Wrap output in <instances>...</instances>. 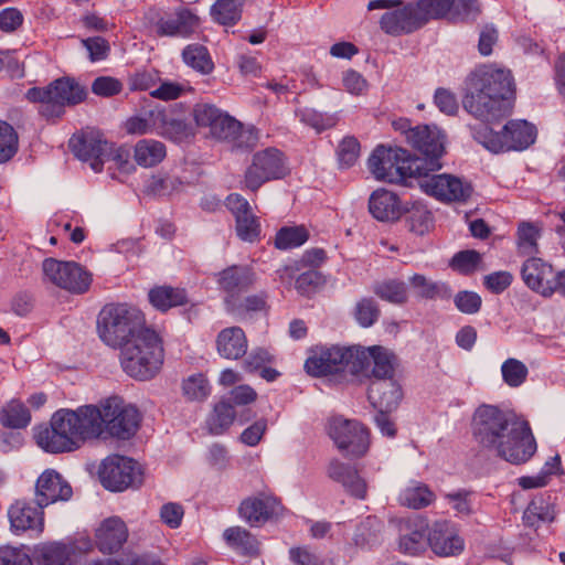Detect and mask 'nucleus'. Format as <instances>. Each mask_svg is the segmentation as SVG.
I'll use <instances>...</instances> for the list:
<instances>
[{
	"label": "nucleus",
	"mask_w": 565,
	"mask_h": 565,
	"mask_svg": "<svg viewBox=\"0 0 565 565\" xmlns=\"http://www.w3.org/2000/svg\"><path fill=\"white\" fill-rule=\"evenodd\" d=\"M211 15L222 25H234L242 15L239 0H216L211 7Z\"/></svg>",
	"instance_id": "obj_50"
},
{
	"label": "nucleus",
	"mask_w": 565,
	"mask_h": 565,
	"mask_svg": "<svg viewBox=\"0 0 565 565\" xmlns=\"http://www.w3.org/2000/svg\"><path fill=\"white\" fill-rule=\"evenodd\" d=\"M84 86L70 77L55 79L44 88L33 87L26 93L29 100L40 103V114L46 118L62 116L65 106H74L86 98Z\"/></svg>",
	"instance_id": "obj_6"
},
{
	"label": "nucleus",
	"mask_w": 565,
	"mask_h": 565,
	"mask_svg": "<svg viewBox=\"0 0 565 565\" xmlns=\"http://www.w3.org/2000/svg\"><path fill=\"white\" fill-rule=\"evenodd\" d=\"M360 156V143L354 137H345L338 147V159L342 168L352 167Z\"/></svg>",
	"instance_id": "obj_63"
},
{
	"label": "nucleus",
	"mask_w": 565,
	"mask_h": 565,
	"mask_svg": "<svg viewBox=\"0 0 565 565\" xmlns=\"http://www.w3.org/2000/svg\"><path fill=\"white\" fill-rule=\"evenodd\" d=\"M354 351L362 360V367L359 370V375H367V371L371 364H373L371 374L375 380L394 377L397 359L388 349L381 345L369 348L355 345Z\"/></svg>",
	"instance_id": "obj_21"
},
{
	"label": "nucleus",
	"mask_w": 565,
	"mask_h": 565,
	"mask_svg": "<svg viewBox=\"0 0 565 565\" xmlns=\"http://www.w3.org/2000/svg\"><path fill=\"white\" fill-rule=\"evenodd\" d=\"M373 292L382 300L402 305L407 301V288L404 281L391 279L377 282L373 287Z\"/></svg>",
	"instance_id": "obj_52"
},
{
	"label": "nucleus",
	"mask_w": 565,
	"mask_h": 565,
	"mask_svg": "<svg viewBox=\"0 0 565 565\" xmlns=\"http://www.w3.org/2000/svg\"><path fill=\"white\" fill-rule=\"evenodd\" d=\"M146 18L153 23L158 36L189 38L200 26V18L186 8L163 14L149 9Z\"/></svg>",
	"instance_id": "obj_14"
},
{
	"label": "nucleus",
	"mask_w": 565,
	"mask_h": 565,
	"mask_svg": "<svg viewBox=\"0 0 565 565\" xmlns=\"http://www.w3.org/2000/svg\"><path fill=\"white\" fill-rule=\"evenodd\" d=\"M536 449L529 422L513 409L497 407V455L519 466L527 462Z\"/></svg>",
	"instance_id": "obj_2"
},
{
	"label": "nucleus",
	"mask_w": 565,
	"mask_h": 565,
	"mask_svg": "<svg viewBox=\"0 0 565 565\" xmlns=\"http://www.w3.org/2000/svg\"><path fill=\"white\" fill-rule=\"evenodd\" d=\"M149 327L145 315L126 303L106 305L97 319V332L100 340L113 349H118L134 335Z\"/></svg>",
	"instance_id": "obj_3"
},
{
	"label": "nucleus",
	"mask_w": 565,
	"mask_h": 565,
	"mask_svg": "<svg viewBox=\"0 0 565 565\" xmlns=\"http://www.w3.org/2000/svg\"><path fill=\"white\" fill-rule=\"evenodd\" d=\"M148 298L150 303L161 311H167L186 302V295L183 289L169 286H158L150 289Z\"/></svg>",
	"instance_id": "obj_42"
},
{
	"label": "nucleus",
	"mask_w": 565,
	"mask_h": 565,
	"mask_svg": "<svg viewBox=\"0 0 565 565\" xmlns=\"http://www.w3.org/2000/svg\"><path fill=\"white\" fill-rule=\"evenodd\" d=\"M235 419V411L232 404L222 399L214 405L209 415L206 425L213 435H221L228 429Z\"/></svg>",
	"instance_id": "obj_45"
},
{
	"label": "nucleus",
	"mask_w": 565,
	"mask_h": 565,
	"mask_svg": "<svg viewBox=\"0 0 565 565\" xmlns=\"http://www.w3.org/2000/svg\"><path fill=\"white\" fill-rule=\"evenodd\" d=\"M68 425L61 412H55L51 418L50 426L39 427L36 429V444L43 450L51 454H61L78 449V441L73 437Z\"/></svg>",
	"instance_id": "obj_17"
},
{
	"label": "nucleus",
	"mask_w": 565,
	"mask_h": 565,
	"mask_svg": "<svg viewBox=\"0 0 565 565\" xmlns=\"http://www.w3.org/2000/svg\"><path fill=\"white\" fill-rule=\"evenodd\" d=\"M354 350L355 345L317 347L310 351L305 369L312 376L337 373H350L352 377L359 376L362 360Z\"/></svg>",
	"instance_id": "obj_7"
},
{
	"label": "nucleus",
	"mask_w": 565,
	"mask_h": 565,
	"mask_svg": "<svg viewBox=\"0 0 565 565\" xmlns=\"http://www.w3.org/2000/svg\"><path fill=\"white\" fill-rule=\"evenodd\" d=\"M153 128L162 137L172 140H182L190 135V130L184 120L174 117L166 110H152L150 113Z\"/></svg>",
	"instance_id": "obj_38"
},
{
	"label": "nucleus",
	"mask_w": 565,
	"mask_h": 565,
	"mask_svg": "<svg viewBox=\"0 0 565 565\" xmlns=\"http://www.w3.org/2000/svg\"><path fill=\"white\" fill-rule=\"evenodd\" d=\"M166 146L158 140L141 139L135 146V160L145 168L157 166L166 158Z\"/></svg>",
	"instance_id": "obj_41"
},
{
	"label": "nucleus",
	"mask_w": 565,
	"mask_h": 565,
	"mask_svg": "<svg viewBox=\"0 0 565 565\" xmlns=\"http://www.w3.org/2000/svg\"><path fill=\"white\" fill-rule=\"evenodd\" d=\"M73 494L72 487L53 469L41 473L35 486V501L39 508L47 507L57 501H67Z\"/></svg>",
	"instance_id": "obj_23"
},
{
	"label": "nucleus",
	"mask_w": 565,
	"mask_h": 565,
	"mask_svg": "<svg viewBox=\"0 0 565 565\" xmlns=\"http://www.w3.org/2000/svg\"><path fill=\"white\" fill-rule=\"evenodd\" d=\"M380 313V308L372 298L359 300L353 311L356 322L363 328L373 326L377 321Z\"/></svg>",
	"instance_id": "obj_59"
},
{
	"label": "nucleus",
	"mask_w": 565,
	"mask_h": 565,
	"mask_svg": "<svg viewBox=\"0 0 565 565\" xmlns=\"http://www.w3.org/2000/svg\"><path fill=\"white\" fill-rule=\"evenodd\" d=\"M536 137L535 125L525 119H511L497 131V152L523 151L535 142Z\"/></svg>",
	"instance_id": "obj_20"
},
{
	"label": "nucleus",
	"mask_w": 565,
	"mask_h": 565,
	"mask_svg": "<svg viewBox=\"0 0 565 565\" xmlns=\"http://www.w3.org/2000/svg\"><path fill=\"white\" fill-rule=\"evenodd\" d=\"M516 100V84L510 70L497 68V119L513 114Z\"/></svg>",
	"instance_id": "obj_35"
},
{
	"label": "nucleus",
	"mask_w": 565,
	"mask_h": 565,
	"mask_svg": "<svg viewBox=\"0 0 565 565\" xmlns=\"http://www.w3.org/2000/svg\"><path fill=\"white\" fill-rule=\"evenodd\" d=\"M247 338L239 327L223 329L216 338V349L221 356L227 360H237L247 351Z\"/></svg>",
	"instance_id": "obj_36"
},
{
	"label": "nucleus",
	"mask_w": 565,
	"mask_h": 565,
	"mask_svg": "<svg viewBox=\"0 0 565 565\" xmlns=\"http://www.w3.org/2000/svg\"><path fill=\"white\" fill-rule=\"evenodd\" d=\"M102 484L111 491H122L129 487H138L142 483V470L140 465L128 457L111 455L105 458L99 467Z\"/></svg>",
	"instance_id": "obj_9"
},
{
	"label": "nucleus",
	"mask_w": 565,
	"mask_h": 565,
	"mask_svg": "<svg viewBox=\"0 0 565 565\" xmlns=\"http://www.w3.org/2000/svg\"><path fill=\"white\" fill-rule=\"evenodd\" d=\"M258 141H259L258 130L253 126L244 127L239 122V129L234 135L233 140H231V142H230V146L233 149L252 150L258 145Z\"/></svg>",
	"instance_id": "obj_62"
},
{
	"label": "nucleus",
	"mask_w": 565,
	"mask_h": 565,
	"mask_svg": "<svg viewBox=\"0 0 565 565\" xmlns=\"http://www.w3.org/2000/svg\"><path fill=\"white\" fill-rule=\"evenodd\" d=\"M367 164L376 180L390 183H405L408 178H422L425 173L422 160L413 159L399 147L377 146Z\"/></svg>",
	"instance_id": "obj_4"
},
{
	"label": "nucleus",
	"mask_w": 565,
	"mask_h": 565,
	"mask_svg": "<svg viewBox=\"0 0 565 565\" xmlns=\"http://www.w3.org/2000/svg\"><path fill=\"white\" fill-rule=\"evenodd\" d=\"M223 539L231 548L241 554L247 556H257L259 554V542L244 527L232 526L226 529L223 533Z\"/></svg>",
	"instance_id": "obj_39"
},
{
	"label": "nucleus",
	"mask_w": 565,
	"mask_h": 565,
	"mask_svg": "<svg viewBox=\"0 0 565 565\" xmlns=\"http://www.w3.org/2000/svg\"><path fill=\"white\" fill-rule=\"evenodd\" d=\"M287 172L284 154L276 148H267L253 156L252 163L245 171L244 183L255 192L264 183L284 178Z\"/></svg>",
	"instance_id": "obj_10"
},
{
	"label": "nucleus",
	"mask_w": 565,
	"mask_h": 565,
	"mask_svg": "<svg viewBox=\"0 0 565 565\" xmlns=\"http://www.w3.org/2000/svg\"><path fill=\"white\" fill-rule=\"evenodd\" d=\"M419 181L425 193L441 202H466L472 194V186L469 182L452 174L423 175Z\"/></svg>",
	"instance_id": "obj_16"
},
{
	"label": "nucleus",
	"mask_w": 565,
	"mask_h": 565,
	"mask_svg": "<svg viewBox=\"0 0 565 565\" xmlns=\"http://www.w3.org/2000/svg\"><path fill=\"white\" fill-rule=\"evenodd\" d=\"M102 407L103 429L110 436L126 440L137 433L141 416L135 406L119 396H110L102 401Z\"/></svg>",
	"instance_id": "obj_8"
},
{
	"label": "nucleus",
	"mask_w": 565,
	"mask_h": 565,
	"mask_svg": "<svg viewBox=\"0 0 565 565\" xmlns=\"http://www.w3.org/2000/svg\"><path fill=\"white\" fill-rule=\"evenodd\" d=\"M409 285L420 298L435 299L450 296V289L447 285L431 281L420 274L413 275L409 278Z\"/></svg>",
	"instance_id": "obj_51"
},
{
	"label": "nucleus",
	"mask_w": 565,
	"mask_h": 565,
	"mask_svg": "<svg viewBox=\"0 0 565 565\" xmlns=\"http://www.w3.org/2000/svg\"><path fill=\"white\" fill-rule=\"evenodd\" d=\"M449 267L465 276L486 269L483 255L475 249H465L456 253L449 260Z\"/></svg>",
	"instance_id": "obj_44"
},
{
	"label": "nucleus",
	"mask_w": 565,
	"mask_h": 565,
	"mask_svg": "<svg viewBox=\"0 0 565 565\" xmlns=\"http://www.w3.org/2000/svg\"><path fill=\"white\" fill-rule=\"evenodd\" d=\"M554 273L551 264L540 257L527 258L521 268V277L524 284L533 291L546 296L550 291V282Z\"/></svg>",
	"instance_id": "obj_30"
},
{
	"label": "nucleus",
	"mask_w": 565,
	"mask_h": 565,
	"mask_svg": "<svg viewBox=\"0 0 565 565\" xmlns=\"http://www.w3.org/2000/svg\"><path fill=\"white\" fill-rule=\"evenodd\" d=\"M420 21L415 3H408L403 9L384 13L380 24L385 33L401 35L403 33H412L422 28Z\"/></svg>",
	"instance_id": "obj_27"
},
{
	"label": "nucleus",
	"mask_w": 565,
	"mask_h": 565,
	"mask_svg": "<svg viewBox=\"0 0 565 565\" xmlns=\"http://www.w3.org/2000/svg\"><path fill=\"white\" fill-rule=\"evenodd\" d=\"M118 350L122 370L136 380L152 379L163 364L162 340L151 327H147L139 334L134 335Z\"/></svg>",
	"instance_id": "obj_1"
},
{
	"label": "nucleus",
	"mask_w": 565,
	"mask_h": 565,
	"mask_svg": "<svg viewBox=\"0 0 565 565\" xmlns=\"http://www.w3.org/2000/svg\"><path fill=\"white\" fill-rule=\"evenodd\" d=\"M425 527L426 524L423 521H419L418 523H415L414 529L408 533L401 535L398 543L399 551L409 555H416L424 551L427 542Z\"/></svg>",
	"instance_id": "obj_53"
},
{
	"label": "nucleus",
	"mask_w": 565,
	"mask_h": 565,
	"mask_svg": "<svg viewBox=\"0 0 565 565\" xmlns=\"http://www.w3.org/2000/svg\"><path fill=\"white\" fill-rule=\"evenodd\" d=\"M463 107L473 115L492 135V120L494 119V66L492 64L479 65L467 79V94Z\"/></svg>",
	"instance_id": "obj_5"
},
{
	"label": "nucleus",
	"mask_w": 565,
	"mask_h": 565,
	"mask_svg": "<svg viewBox=\"0 0 565 565\" xmlns=\"http://www.w3.org/2000/svg\"><path fill=\"white\" fill-rule=\"evenodd\" d=\"M404 221L407 230L416 235H424L433 227V215L420 203H414L411 207L405 209Z\"/></svg>",
	"instance_id": "obj_43"
},
{
	"label": "nucleus",
	"mask_w": 565,
	"mask_h": 565,
	"mask_svg": "<svg viewBox=\"0 0 565 565\" xmlns=\"http://www.w3.org/2000/svg\"><path fill=\"white\" fill-rule=\"evenodd\" d=\"M42 268L49 281L74 294L87 291L92 282L90 274L75 262L46 258L43 262Z\"/></svg>",
	"instance_id": "obj_13"
},
{
	"label": "nucleus",
	"mask_w": 565,
	"mask_h": 565,
	"mask_svg": "<svg viewBox=\"0 0 565 565\" xmlns=\"http://www.w3.org/2000/svg\"><path fill=\"white\" fill-rule=\"evenodd\" d=\"M328 434L338 449L348 456L361 457L369 449V431L356 420L333 417L329 422Z\"/></svg>",
	"instance_id": "obj_12"
},
{
	"label": "nucleus",
	"mask_w": 565,
	"mask_h": 565,
	"mask_svg": "<svg viewBox=\"0 0 565 565\" xmlns=\"http://www.w3.org/2000/svg\"><path fill=\"white\" fill-rule=\"evenodd\" d=\"M19 138L14 128L0 120V163L9 161L18 151Z\"/></svg>",
	"instance_id": "obj_58"
},
{
	"label": "nucleus",
	"mask_w": 565,
	"mask_h": 565,
	"mask_svg": "<svg viewBox=\"0 0 565 565\" xmlns=\"http://www.w3.org/2000/svg\"><path fill=\"white\" fill-rule=\"evenodd\" d=\"M41 555L45 565H73L70 559L71 548L63 543L43 546Z\"/></svg>",
	"instance_id": "obj_60"
},
{
	"label": "nucleus",
	"mask_w": 565,
	"mask_h": 565,
	"mask_svg": "<svg viewBox=\"0 0 565 565\" xmlns=\"http://www.w3.org/2000/svg\"><path fill=\"white\" fill-rule=\"evenodd\" d=\"M398 500L402 505L418 510L433 503L435 494L426 484L416 483L405 488Z\"/></svg>",
	"instance_id": "obj_46"
},
{
	"label": "nucleus",
	"mask_w": 565,
	"mask_h": 565,
	"mask_svg": "<svg viewBox=\"0 0 565 565\" xmlns=\"http://www.w3.org/2000/svg\"><path fill=\"white\" fill-rule=\"evenodd\" d=\"M556 504L548 492H541L530 500L522 514L525 529L536 532L542 523H553L556 519Z\"/></svg>",
	"instance_id": "obj_26"
},
{
	"label": "nucleus",
	"mask_w": 565,
	"mask_h": 565,
	"mask_svg": "<svg viewBox=\"0 0 565 565\" xmlns=\"http://www.w3.org/2000/svg\"><path fill=\"white\" fill-rule=\"evenodd\" d=\"M472 434L476 441L484 448L494 445V407L483 404L477 408L472 417Z\"/></svg>",
	"instance_id": "obj_37"
},
{
	"label": "nucleus",
	"mask_w": 565,
	"mask_h": 565,
	"mask_svg": "<svg viewBox=\"0 0 565 565\" xmlns=\"http://www.w3.org/2000/svg\"><path fill=\"white\" fill-rule=\"evenodd\" d=\"M541 227L532 222H521L516 231V252L523 257H535L540 253L537 241Z\"/></svg>",
	"instance_id": "obj_40"
},
{
	"label": "nucleus",
	"mask_w": 565,
	"mask_h": 565,
	"mask_svg": "<svg viewBox=\"0 0 565 565\" xmlns=\"http://www.w3.org/2000/svg\"><path fill=\"white\" fill-rule=\"evenodd\" d=\"M184 63L201 74H210L214 64L205 46L200 44H190L182 52Z\"/></svg>",
	"instance_id": "obj_49"
},
{
	"label": "nucleus",
	"mask_w": 565,
	"mask_h": 565,
	"mask_svg": "<svg viewBox=\"0 0 565 565\" xmlns=\"http://www.w3.org/2000/svg\"><path fill=\"white\" fill-rule=\"evenodd\" d=\"M328 476L333 481L341 483L350 495L360 500L365 499L367 492L366 481L354 467L339 460H332L328 467Z\"/></svg>",
	"instance_id": "obj_32"
},
{
	"label": "nucleus",
	"mask_w": 565,
	"mask_h": 565,
	"mask_svg": "<svg viewBox=\"0 0 565 565\" xmlns=\"http://www.w3.org/2000/svg\"><path fill=\"white\" fill-rule=\"evenodd\" d=\"M65 422L68 423L73 437L78 446L88 440L98 438L103 433V407L84 405L77 409H60Z\"/></svg>",
	"instance_id": "obj_15"
},
{
	"label": "nucleus",
	"mask_w": 565,
	"mask_h": 565,
	"mask_svg": "<svg viewBox=\"0 0 565 565\" xmlns=\"http://www.w3.org/2000/svg\"><path fill=\"white\" fill-rule=\"evenodd\" d=\"M280 504L273 495L259 493L243 500L238 507L239 516L252 526H260L279 512Z\"/></svg>",
	"instance_id": "obj_25"
},
{
	"label": "nucleus",
	"mask_w": 565,
	"mask_h": 565,
	"mask_svg": "<svg viewBox=\"0 0 565 565\" xmlns=\"http://www.w3.org/2000/svg\"><path fill=\"white\" fill-rule=\"evenodd\" d=\"M403 397L398 382L393 379H379L371 382L367 398L374 408L381 411L395 409Z\"/></svg>",
	"instance_id": "obj_28"
},
{
	"label": "nucleus",
	"mask_w": 565,
	"mask_h": 565,
	"mask_svg": "<svg viewBox=\"0 0 565 565\" xmlns=\"http://www.w3.org/2000/svg\"><path fill=\"white\" fill-rule=\"evenodd\" d=\"M427 544L438 556L459 555L465 547L457 529L448 521H437L428 529Z\"/></svg>",
	"instance_id": "obj_22"
},
{
	"label": "nucleus",
	"mask_w": 565,
	"mask_h": 565,
	"mask_svg": "<svg viewBox=\"0 0 565 565\" xmlns=\"http://www.w3.org/2000/svg\"><path fill=\"white\" fill-rule=\"evenodd\" d=\"M183 393L191 401H203L210 395V385L202 374L188 377L183 382Z\"/></svg>",
	"instance_id": "obj_61"
},
{
	"label": "nucleus",
	"mask_w": 565,
	"mask_h": 565,
	"mask_svg": "<svg viewBox=\"0 0 565 565\" xmlns=\"http://www.w3.org/2000/svg\"><path fill=\"white\" fill-rule=\"evenodd\" d=\"M452 6L454 0H418L415 2L422 26L429 20L449 19Z\"/></svg>",
	"instance_id": "obj_47"
},
{
	"label": "nucleus",
	"mask_w": 565,
	"mask_h": 565,
	"mask_svg": "<svg viewBox=\"0 0 565 565\" xmlns=\"http://www.w3.org/2000/svg\"><path fill=\"white\" fill-rule=\"evenodd\" d=\"M407 141L423 154V158L413 157L422 160L423 175L441 168L439 159L445 151V136L436 126L423 125L408 129Z\"/></svg>",
	"instance_id": "obj_11"
},
{
	"label": "nucleus",
	"mask_w": 565,
	"mask_h": 565,
	"mask_svg": "<svg viewBox=\"0 0 565 565\" xmlns=\"http://www.w3.org/2000/svg\"><path fill=\"white\" fill-rule=\"evenodd\" d=\"M253 270L248 266H230L217 274L220 288L227 294L226 298L236 299V296L247 290L254 282Z\"/></svg>",
	"instance_id": "obj_33"
},
{
	"label": "nucleus",
	"mask_w": 565,
	"mask_h": 565,
	"mask_svg": "<svg viewBox=\"0 0 565 565\" xmlns=\"http://www.w3.org/2000/svg\"><path fill=\"white\" fill-rule=\"evenodd\" d=\"M309 232L305 226H286L278 231L275 246L278 249L295 248L307 242Z\"/></svg>",
	"instance_id": "obj_56"
},
{
	"label": "nucleus",
	"mask_w": 565,
	"mask_h": 565,
	"mask_svg": "<svg viewBox=\"0 0 565 565\" xmlns=\"http://www.w3.org/2000/svg\"><path fill=\"white\" fill-rule=\"evenodd\" d=\"M194 120L199 127L210 129V135L230 145L239 129V121L210 104L196 105L193 110Z\"/></svg>",
	"instance_id": "obj_19"
},
{
	"label": "nucleus",
	"mask_w": 565,
	"mask_h": 565,
	"mask_svg": "<svg viewBox=\"0 0 565 565\" xmlns=\"http://www.w3.org/2000/svg\"><path fill=\"white\" fill-rule=\"evenodd\" d=\"M0 420L6 427L24 428L31 420V414L22 402L12 399L3 407Z\"/></svg>",
	"instance_id": "obj_48"
},
{
	"label": "nucleus",
	"mask_w": 565,
	"mask_h": 565,
	"mask_svg": "<svg viewBox=\"0 0 565 565\" xmlns=\"http://www.w3.org/2000/svg\"><path fill=\"white\" fill-rule=\"evenodd\" d=\"M225 204L235 217L238 237L246 242L258 239L260 225L248 201L237 193H232L226 198Z\"/></svg>",
	"instance_id": "obj_24"
},
{
	"label": "nucleus",
	"mask_w": 565,
	"mask_h": 565,
	"mask_svg": "<svg viewBox=\"0 0 565 565\" xmlns=\"http://www.w3.org/2000/svg\"><path fill=\"white\" fill-rule=\"evenodd\" d=\"M501 375L508 386L516 388L526 382L529 370L522 361L510 358L502 363Z\"/></svg>",
	"instance_id": "obj_55"
},
{
	"label": "nucleus",
	"mask_w": 565,
	"mask_h": 565,
	"mask_svg": "<svg viewBox=\"0 0 565 565\" xmlns=\"http://www.w3.org/2000/svg\"><path fill=\"white\" fill-rule=\"evenodd\" d=\"M183 186V182L174 175L157 174L152 175L148 181L146 190L153 195H170L179 191Z\"/></svg>",
	"instance_id": "obj_57"
},
{
	"label": "nucleus",
	"mask_w": 565,
	"mask_h": 565,
	"mask_svg": "<svg viewBox=\"0 0 565 565\" xmlns=\"http://www.w3.org/2000/svg\"><path fill=\"white\" fill-rule=\"evenodd\" d=\"M454 303L460 312L475 315L480 310L482 300L477 292L461 290L455 295Z\"/></svg>",
	"instance_id": "obj_64"
},
{
	"label": "nucleus",
	"mask_w": 565,
	"mask_h": 565,
	"mask_svg": "<svg viewBox=\"0 0 565 565\" xmlns=\"http://www.w3.org/2000/svg\"><path fill=\"white\" fill-rule=\"evenodd\" d=\"M8 516L11 529L15 532L43 530V512L42 508L35 507L24 500H17L8 510Z\"/></svg>",
	"instance_id": "obj_31"
},
{
	"label": "nucleus",
	"mask_w": 565,
	"mask_h": 565,
	"mask_svg": "<svg viewBox=\"0 0 565 565\" xmlns=\"http://www.w3.org/2000/svg\"><path fill=\"white\" fill-rule=\"evenodd\" d=\"M128 530L118 516L104 520L95 533L96 544L105 554H113L121 548L127 541Z\"/></svg>",
	"instance_id": "obj_29"
},
{
	"label": "nucleus",
	"mask_w": 565,
	"mask_h": 565,
	"mask_svg": "<svg viewBox=\"0 0 565 565\" xmlns=\"http://www.w3.org/2000/svg\"><path fill=\"white\" fill-rule=\"evenodd\" d=\"M68 145L74 156L89 162L95 172H100L104 163L109 160L108 142L99 131L90 130L74 135Z\"/></svg>",
	"instance_id": "obj_18"
},
{
	"label": "nucleus",
	"mask_w": 565,
	"mask_h": 565,
	"mask_svg": "<svg viewBox=\"0 0 565 565\" xmlns=\"http://www.w3.org/2000/svg\"><path fill=\"white\" fill-rule=\"evenodd\" d=\"M225 305L228 312L244 319L253 312L265 310L266 299L263 295L248 296L243 301L225 298Z\"/></svg>",
	"instance_id": "obj_54"
},
{
	"label": "nucleus",
	"mask_w": 565,
	"mask_h": 565,
	"mask_svg": "<svg viewBox=\"0 0 565 565\" xmlns=\"http://www.w3.org/2000/svg\"><path fill=\"white\" fill-rule=\"evenodd\" d=\"M369 211L381 222H393L399 218L403 207L397 194L385 189H377L370 196Z\"/></svg>",
	"instance_id": "obj_34"
}]
</instances>
